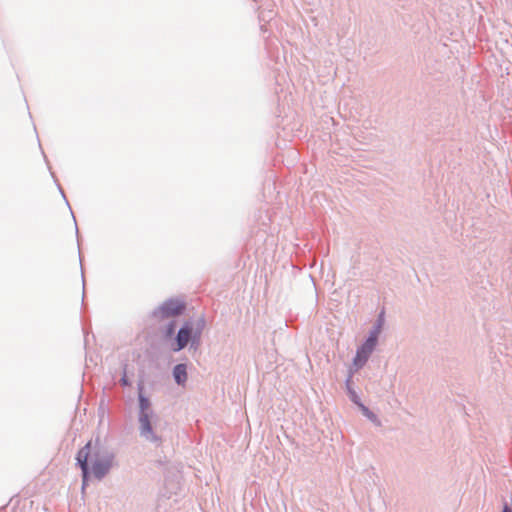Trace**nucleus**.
<instances>
[{
    "label": "nucleus",
    "mask_w": 512,
    "mask_h": 512,
    "mask_svg": "<svg viewBox=\"0 0 512 512\" xmlns=\"http://www.w3.org/2000/svg\"><path fill=\"white\" fill-rule=\"evenodd\" d=\"M76 459L83 474V488L89 477H104L114 464L112 454L98 442L93 446L91 441L79 450Z\"/></svg>",
    "instance_id": "f257e3e1"
},
{
    "label": "nucleus",
    "mask_w": 512,
    "mask_h": 512,
    "mask_svg": "<svg viewBox=\"0 0 512 512\" xmlns=\"http://www.w3.org/2000/svg\"><path fill=\"white\" fill-rule=\"evenodd\" d=\"M139 408H140V428L143 434H151L152 427L150 424V417L152 415L151 403L148 398L143 394L142 388L139 390Z\"/></svg>",
    "instance_id": "f03ea898"
},
{
    "label": "nucleus",
    "mask_w": 512,
    "mask_h": 512,
    "mask_svg": "<svg viewBox=\"0 0 512 512\" xmlns=\"http://www.w3.org/2000/svg\"><path fill=\"white\" fill-rule=\"evenodd\" d=\"M377 343V337L375 335L370 336L366 342L358 349L354 358V364L357 367H361L368 360L370 354L374 350Z\"/></svg>",
    "instance_id": "7ed1b4c3"
},
{
    "label": "nucleus",
    "mask_w": 512,
    "mask_h": 512,
    "mask_svg": "<svg viewBox=\"0 0 512 512\" xmlns=\"http://www.w3.org/2000/svg\"><path fill=\"white\" fill-rule=\"evenodd\" d=\"M200 332H193L192 325L185 323V325L179 330L176 338V347L173 348L175 351L183 349L192 337H199Z\"/></svg>",
    "instance_id": "20e7f679"
},
{
    "label": "nucleus",
    "mask_w": 512,
    "mask_h": 512,
    "mask_svg": "<svg viewBox=\"0 0 512 512\" xmlns=\"http://www.w3.org/2000/svg\"><path fill=\"white\" fill-rule=\"evenodd\" d=\"M184 310V304L178 300H171L164 303L160 309L161 313L165 317L176 316L182 313Z\"/></svg>",
    "instance_id": "39448f33"
},
{
    "label": "nucleus",
    "mask_w": 512,
    "mask_h": 512,
    "mask_svg": "<svg viewBox=\"0 0 512 512\" xmlns=\"http://www.w3.org/2000/svg\"><path fill=\"white\" fill-rule=\"evenodd\" d=\"M173 375L175 378V381L178 384H184L187 380V371H186V365L185 364H178L175 366Z\"/></svg>",
    "instance_id": "423d86ee"
},
{
    "label": "nucleus",
    "mask_w": 512,
    "mask_h": 512,
    "mask_svg": "<svg viewBox=\"0 0 512 512\" xmlns=\"http://www.w3.org/2000/svg\"><path fill=\"white\" fill-rule=\"evenodd\" d=\"M503 512H512V510L508 506H505Z\"/></svg>",
    "instance_id": "0eeeda50"
},
{
    "label": "nucleus",
    "mask_w": 512,
    "mask_h": 512,
    "mask_svg": "<svg viewBox=\"0 0 512 512\" xmlns=\"http://www.w3.org/2000/svg\"><path fill=\"white\" fill-rule=\"evenodd\" d=\"M121 381L123 382V384H124V385L127 383V380H126V376H125V375L122 377Z\"/></svg>",
    "instance_id": "6e6552de"
},
{
    "label": "nucleus",
    "mask_w": 512,
    "mask_h": 512,
    "mask_svg": "<svg viewBox=\"0 0 512 512\" xmlns=\"http://www.w3.org/2000/svg\"><path fill=\"white\" fill-rule=\"evenodd\" d=\"M173 333V327L171 326L168 330V335H171Z\"/></svg>",
    "instance_id": "1a4fd4ad"
}]
</instances>
